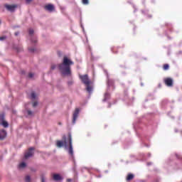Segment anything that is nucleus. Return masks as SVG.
Returning a JSON list of instances; mask_svg holds the SVG:
<instances>
[{
  "mask_svg": "<svg viewBox=\"0 0 182 182\" xmlns=\"http://www.w3.org/2000/svg\"><path fill=\"white\" fill-rule=\"evenodd\" d=\"M73 65V63L69 58L65 56L63 60V63L60 64L58 68L60 70V72L64 75H70V65Z\"/></svg>",
  "mask_w": 182,
  "mask_h": 182,
  "instance_id": "obj_1",
  "label": "nucleus"
},
{
  "mask_svg": "<svg viewBox=\"0 0 182 182\" xmlns=\"http://www.w3.org/2000/svg\"><path fill=\"white\" fill-rule=\"evenodd\" d=\"M63 141H57V147H63V146L65 147V149H68V146H69V150L68 153L71 156H73V147L72 146V135H68V141H66V136L63 137Z\"/></svg>",
  "mask_w": 182,
  "mask_h": 182,
  "instance_id": "obj_2",
  "label": "nucleus"
},
{
  "mask_svg": "<svg viewBox=\"0 0 182 182\" xmlns=\"http://www.w3.org/2000/svg\"><path fill=\"white\" fill-rule=\"evenodd\" d=\"M33 148H31L27 152L25 153L24 159H29V157H32L33 156Z\"/></svg>",
  "mask_w": 182,
  "mask_h": 182,
  "instance_id": "obj_3",
  "label": "nucleus"
},
{
  "mask_svg": "<svg viewBox=\"0 0 182 182\" xmlns=\"http://www.w3.org/2000/svg\"><path fill=\"white\" fill-rule=\"evenodd\" d=\"M82 82L86 85H89L90 84V81H89V78L87 77V75H81L80 76Z\"/></svg>",
  "mask_w": 182,
  "mask_h": 182,
  "instance_id": "obj_4",
  "label": "nucleus"
},
{
  "mask_svg": "<svg viewBox=\"0 0 182 182\" xmlns=\"http://www.w3.org/2000/svg\"><path fill=\"white\" fill-rule=\"evenodd\" d=\"M79 112H80V109H79V108L75 109L73 114V123H76V119H77V116H79Z\"/></svg>",
  "mask_w": 182,
  "mask_h": 182,
  "instance_id": "obj_5",
  "label": "nucleus"
},
{
  "mask_svg": "<svg viewBox=\"0 0 182 182\" xmlns=\"http://www.w3.org/2000/svg\"><path fill=\"white\" fill-rule=\"evenodd\" d=\"M6 8L8 9V11H10L11 12H14L15 9H16L17 6L16 5H9V4H6Z\"/></svg>",
  "mask_w": 182,
  "mask_h": 182,
  "instance_id": "obj_6",
  "label": "nucleus"
},
{
  "mask_svg": "<svg viewBox=\"0 0 182 182\" xmlns=\"http://www.w3.org/2000/svg\"><path fill=\"white\" fill-rule=\"evenodd\" d=\"M165 84L166 86L171 87L173 86V79L171 78H166L164 80Z\"/></svg>",
  "mask_w": 182,
  "mask_h": 182,
  "instance_id": "obj_7",
  "label": "nucleus"
},
{
  "mask_svg": "<svg viewBox=\"0 0 182 182\" xmlns=\"http://www.w3.org/2000/svg\"><path fill=\"white\" fill-rule=\"evenodd\" d=\"M53 178L55 181H60V180H62V176L59 174L55 173V174L53 175Z\"/></svg>",
  "mask_w": 182,
  "mask_h": 182,
  "instance_id": "obj_8",
  "label": "nucleus"
},
{
  "mask_svg": "<svg viewBox=\"0 0 182 182\" xmlns=\"http://www.w3.org/2000/svg\"><path fill=\"white\" fill-rule=\"evenodd\" d=\"M45 9L46 11H49V12H52L55 9V6L52 4H48L47 6H45Z\"/></svg>",
  "mask_w": 182,
  "mask_h": 182,
  "instance_id": "obj_9",
  "label": "nucleus"
},
{
  "mask_svg": "<svg viewBox=\"0 0 182 182\" xmlns=\"http://www.w3.org/2000/svg\"><path fill=\"white\" fill-rule=\"evenodd\" d=\"M6 137V131L1 130L0 131V140H3V139Z\"/></svg>",
  "mask_w": 182,
  "mask_h": 182,
  "instance_id": "obj_10",
  "label": "nucleus"
},
{
  "mask_svg": "<svg viewBox=\"0 0 182 182\" xmlns=\"http://www.w3.org/2000/svg\"><path fill=\"white\" fill-rule=\"evenodd\" d=\"M1 122H2L1 124L2 126H4V127H8L9 126V124H8V122L5 121L4 119V117H1Z\"/></svg>",
  "mask_w": 182,
  "mask_h": 182,
  "instance_id": "obj_11",
  "label": "nucleus"
},
{
  "mask_svg": "<svg viewBox=\"0 0 182 182\" xmlns=\"http://www.w3.org/2000/svg\"><path fill=\"white\" fill-rule=\"evenodd\" d=\"M26 167V164L25 162H21L18 165L19 168H25Z\"/></svg>",
  "mask_w": 182,
  "mask_h": 182,
  "instance_id": "obj_12",
  "label": "nucleus"
},
{
  "mask_svg": "<svg viewBox=\"0 0 182 182\" xmlns=\"http://www.w3.org/2000/svg\"><path fill=\"white\" fill-rule=\"evenodd\" d=\"M134 178V174H129L127 178V181H130V180H133Z\"/></svg>",
  "mask_w": 182,
  "mask_h": 182,
  "instance_id": "obj_13",
  "label": "nucleus"
},
{
  "mask_svg": "<svg viewBox=\"0 0 182 182\" xmlns=\"http://www.w3.org/2000/svg\"><path fill=\"white\" fill-rule=\"evenodd\" d=\"M87 90L89 92V93H90V92L92 90V87L89 86V85H87Z\"/></svg>",
  "mask_w": 182,
  "mask_h": 182,
  "instance_id": "obj_14",
  "label": "nucleus"
},
{
  "mask_svg": "<svg viewBox=\"0 0 182 182\" xmlns=\"http://www.w3.org/2000/svg\"><path fill=\"white\" fill-rule=\"evenodd\" d=\"M31 97L32 99H36V94H35V92H32L31 95Z\"/></svg>",
  "mask_w": 182,
  "mask_h": 182,
  "instance_id": "obj_15",
  "label": "nucleus"
},
{
  "mask_svg": "<svg viewBox=\"0 0 182 182\" xmlns=\"http://www.w3.org/2000/svg\"><path fill=\"white\" fill-rule=\"evenodd\" d=\"M168 68H169L168 64H166L164 65V70H168Z\"/></svg>",
  "mask_w": 182,
  "mask_h": 182,
  "instance_id": "obj_16",
  "label": "nucleus"
},
{
  "mask_svg": "<svg viewBox=\"0 0 182 182\" xmlns=\"http://www.w3.org/2000/svg\"><path fill=\"white\" fill-rule=\"evenodd\" d=\"M25 181L26 182H31V177L30 176H26Z\"/></svg>",
  "mask_w": 182,
  "mask_h": 182,
  "instance_id": "obj_17",
  "label": "nucleus"
},
{
  "mask_svg": "<svg viewBox=\"0 0 182 182\" xmlns=\"http://www.w3.org/2000/svg\"><path fill=\"white\" fill-rule=\"evenodd\" d=\"M82 4L84 5H87V4H89V0H82Z\"/></svg>",
  "mask_w": 182,
  "mask_h": 182,
  "instance_id": "obj_18",
  "label": "nucleus"
},
{
  "mask_svg": "<svg viewBox=\"0 0 182 182\" xmlns=\"http://www.w3.org/2000/svg\"><path fill=\"white\" fill-rule=\"evenodd\" d=\"M29 34L33 35V29H30L29 30Z\"/></svg>",
  "mask_w": 182,
  "mask_h": 182,
  "instance_id": "obj_19",
  "label": "nucleus"
},
{
  "mask_svg": "<svg viewBox=\"0 0 182 182\" xmlns=\"http://www.w3.org/2000/svg\"><path fill=\"white\" fill-rule=\"evenodd\" d=\"M33 107L38 106V102H34V103L33 104Z\"/></svg>",
  "mask_w": 182,
  "mask_h": 182,
  "instance_id": "obj_20",
  "label": "nucleus"
},
{
  "mask_svg": "<svg viewBox=\"0 0 182 182\" xmlns=\"http://www.w3.org/2000/svg\"><path fill=\"white\" fill-rule=\"evenodd\" d=\"M28 114L29 116H32V112L31 111H28Z\"/></svg>",
  "mask_w": 182,
  "mask_h": 182,
  "instance_id": "obj_21",
  "label": "nucleus"
},
{
  "mask_svg": "<svg viewBox=\"0 0 182 182\" xmlns=\"http://www.w3.org/2000/svg\"><path fill=\"white\" fill-rule=\"evenodd\" d=\"M32 0H26V4H31V1Z\"/></svg>",
  "mask_w": 182,
  "mask_h": 182,
  "instance_id": "obj_22",
  "label": "nucleus"
},
{
  "mask_svg": "<svg viewBox=\"0 0 182 182\" xmlns=\"http://www.w3.org/2000/svg\"><path fill=\"white\" fill-rule=\"evenodd\" d=\"M6 37H0V41H4V39H5Z\"/></svg>",
  "mask_w": 182,
  "mask_h": 182,
  "instance_id": "obj_23",
  "label": "nucleus"
},
{
  "mask_svg": "<svg viewBox=\"0 0 182 182\" xmlns=\"http://www.w3.org/2000/svg\"><path fill=\"white\" fill-rule=\"evenodd\" d=\"M29 77H33V74L30 73V74H29Z\"/></svg>",
  "mask_w": 182,
  "mask_h": 182,
  "instance_id": "obj_24",
  "label": "nucleus"
},
{
  "mask_svg": "<svg viewBox=\"0 0 182 182\" xmlns=\"http://www.w3.org/2000/svg\"><path fill=\"white\" fill-rule=\"evenodd\" d=\"M42 182H45V178H42Z\"/></svg>",
  "mask_w": 182,
  "mask_h": 182,
  "instance_id": "obj_25",
  "label": "nucleus"
},
{
  "mask_svg": "<svg viewBox=\"0 0 182 182\" xmlns=\"http://www.w3.org/2000/svg\"><path fill=\"white\" fill-rule=\"evenodd\" d=\"M68 181H72V180L71 179H68Z\"/></svg>",
  "mask_w": 182,
  "mask_h": 182,
  "instance_id": "obj_26",
  "label": "nucleus"
},
{
  "mask_svg": "<svg viewBox=\"0 0 182 182\" xmlns=\"http://www.w3.org/2000/svg\"><path fill=\"white\" fill-rule=\"evenodd\" d=\"M17 35H18V33H15V36H17Z\"/></svg>",
  "mask_w": 182,
  "mask_h": 182,
  "instance_id": "obj_27",
  "label": "nucleus"
},
{
  "mask_svg": "<svg viewBox=\"0 0 182 182\" xmlns=\"http://www.w3.org/2000/svg\"><path fill=\"white\" fill-rule=\"evenodd\" d=\"M52 69H55V67H52Z\"/></svg>",
  "mask_w": 182,
  "mask_h": 182,
  "instance_id": "obj_28",
  "label": "nucleus"
}]
</instances>
